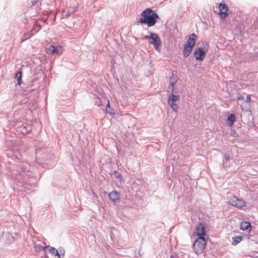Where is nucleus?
Listing matches in <instances>:
<instances>
[{"label":"nucleus","mask_w":258,"mask_h":258,"mask_svg":"<svg viewBox=\"0 0 258 258\" xmlns=\"http://www.w3.org/2000/svg\"><path fill=\"white\" fill-rule=\"evenodd\" d=\"M176 84H172L171 83H169L168 88L171 90V93H174L176 89Z\"/></svg>","instance_id":"nucleus-21"},{"label":"nucleus","mask_w":258,"mask_h":258,"mask_svg":"<svg viewBox=\"0 0 258 258\" xmlns=\"http://www.w3.org/2000/svg\"><path fill=\"white\" fill-rule=\"evenodd\" d=\"M108 109H110V103H109V100L107 102V106L106 107V111L107 112H108L110 114H114L113 112H112L111 111H108Z\"/></svg>","instance_id":"nucleus-24"},{"label":"nucleus","mask_w":258,"mask_h":258,"mask_svg":"<svg viewBox=\"0 0 258 258\" xmlns=\"http://www.w3.org/2000/svg\"><path fill=\"white\" fill-rule=\"evenodd\" d=\"M207 50L202 47L196 48L194 55L196 60H202L204 59Z\"/></svg>","instance_id":"nucleus-5"},{"label":"nucleus","mask_w":258,"mask_h":258,"mask_svg":"<svg viewBox=\"0 0 258 258\" xmlns=\"http://www.w3.org/2000/svg\"><path fill=\"white\" fill-rule=\"evenodd\" d=\"M108 197L110 200L115 202L119 200V194L116 191H113L108 194Z\"/></svg>","instance_id":"nucleus-10"},{"label":"nucleus","mask_w":258,"mask_h":258,"mask_svg":"<svg viewBox=\"0 0 258 258\" xmlns=\"http://www.w3.org/2000/svg\"><path fill=\"white\" fill-rule=\"evenodd\" d=\"M33 35V33H32V31H31V32H27V33H24V39H23L22 40V41H24V40H27L28 39H29V38H30Z\"/></svg>","instance_id":"nucleus-19"},{"label":"nucleus","mask_w":258,"mask_h":258,"mask_svg":"<svg viewBox=\"0 0 258 258\" xmlns=\"http://www.w3.org/2000/svg\"><path fill=\"white\" fill-rule=\"evenodd\" d=\"M21 78H22V72L21 71L16 73L15 75V78L17 79L18 84L20 85L21 84Z\"/></svg>","instance_id":"nucleus-16"},{"label":"nucleus","mask_w":258,"mask_h":258,"mask_svg":"<svg viewBox=\"0 0 258 258\" xmlns=\"http://www.w3.org/2000/svg\"><path fill=\"white\" fill-rule=\"evenodd\" d=\"M108 110L110 111H111L112 112H113V109L111 107H110V109H108Z\"/></svg>","instance_id":"nucleus-27"},{"label":"nucleus","mask_w":258,"mask_h":258,"mask_svg":"<svg viewBox=\"0 0 258 258\" xmlns=\"http://www.w3.org/2000/svg\"><path fill=\"white\" fill-rule=\"evenodd\" d=\"M179 100V96L174 93H170L168 96L167 102L174 112L178 109V102Z\"/></svg>","instance_id":"nucleus-3"},{"label":"nucleus","mask_w":258,"mask_h":258,"mask_svg":"<svg viewBox=\"0 0 258 258\" xmlns=\"http://www.w3.org/2000/svg\"><path fill=\"white\" fill-rule=\"evenodd\" d=\"M197 38V36L195 33L190 34L189 35L187 40L185 44L194 47L196 44Z\"/></svg>","instance_id":"nucleus-9"},{"label":"nucleus","mask_w":258,"mask_h":258,"mask_svg":"<svg viewBox=\"0 0 258 258\" xmlns=\"http://www.w3.org/2000/svg\"><path fill=\"white\" fill-rule=\"evenodd\" d=\"M230 203L232 206L238 208H242L245 206V203L244 201L239 199L235 196L230 199Z\"/></svg>","instance_id":"nucleus-6"},{"label":"nucleus","mask_w":258,"mask_h":258,"mask_svg":"<svg viewBox=\"0 0 258 258\" xmlns=\"http://www.w3.org/2000/svg\"><path fill=\"white\" fill-rule=\"evenodd\" d=\"M206 238L198 237L193 244V249L195 253L198 254L202 253L206 247Z\"/></svg>","instance_id":"nucleus-2"},{"label":"nucleus","mask_w":258,"mask_h":258,"mask_svg":"<svg viewBox=\"0 0 258 258\" xmlns=\"http://www.w3.org/2000/svg\"><path fill=\"white\" fill-rule=\"evenodd\" d=\"M250 101H251V97H250V95H248L246 96L245 101L246 102H249Z\"/></svg>","instance_id":"nucleus-25"},{"label":"nucleus","mask_w":258,"mask_h":258,"mask_svg":"<svg viewBox=\"0 0 258 258\" xmlns=\"http://www.w3.org/2000/svg\"><path fill=\"white\" fill-rule=\"evenodd\" d=\"M226 160H227V161L229 160V158H228V157H226Z\"/></svg>","instance_id":"nucleus-28"},{"label":"nucleus","mask_w":258,"mask_h":258,"mask_svg":"<svg viewBox=\"0 0 258 258\" xmlns=\"http://www.w3.org/2000/svg\"><path fill=\"white\" fill-rule=\"evenodd\" d=\"M252 226L249 222L243 221L240 223V229L243 231H250Z\"/></svg>","instance_id":"nucleus-11"},{"label":"nucleus","mask_w":258,"mask_h":258,"mask_svg":"<svg viewBox=\"0 0 258 258\" xmlns=\"http://www.w3.org/2000/svg\"><path fill=\"white\" fill-rule=\"evenodd\" d=\"M178 78L177 76H172L171 77H170L169 79V83L173 84H176V83L178 81Z\"/></svg>","instance_id":"nucleus-20"},{"label":"nucleus","mask_w":258,"mask_h":258,"mask_svg":"<svg viewBox=\"0 0 258 258\" xmlns=\"http://www.w3.org/2000/svg\"><path fill=\"white\" fill-rule=\"evenodd\" d=\"M145 38L148 39L151 44H153L155 48L158 51H160L161 42L156 34L151 33L150 35L145 36Z\"/></svg>","instance_id":"nucleus-4"},{"label":"nucleus","mask_w":258,"mask_h":258,"mask_svg":"<svg viewBox=\"0 0 258 258\" xmlns=\"http://www.w3.org/2000/svg\"><path fill=\"white\" fill-rule=\"evenodd\" d=\"M219 11L218 13V14L220 16L221 18H226L228 16V7L225 4L220 3L219 5Z\"/></svg>","instance_id":"nucleus-7"},{"label":"nucleus","mask_w":258,"mask_h":258,"mask_svg":"<svg viewBox=\"0 0 258 258\" xmlns=\"http://www.w3.org/2000/svg\"><path fill=\"white\" fill-rule=\"evenodd\" d=\"M242 236H237L232 238V244L233 245H236L239 243L242 239Z\"/></svg>","instance_id":"nucleus-15"},{"label":"nucleus","mask_w":258,"mask_h":258,"mask_svg":"<svg viewBox=\"0 0 258 258\" xmlns=\"http://www.w3.org/2000/svg\"><path fill=\"white\" fill-rule=\"evenodd\" d=\"M141 15L143 18L140 19L139 22L141 24H146L149 27L154 26L157 22V19L158 18V15L149 8L143 11Z\"/></svg>","instance_id":"nucleus-1"},{"label":"nucleus","mask_w":258,"mask_h":258,"mask_svg":"<svg viewBox=\"0 0 258 258\" xmlns=\"http://www.w3.org/2000/svg\"><path fill=\"white\" fill-rule=\"evenodd\" d=\"M196 235L198 237L206 238V233L204 224L201 223L198 224L196 229Z\"/></svg>","instance_id":"nucleus-8"},{"label":"nucleus","mask_w":258,"mask_h":258,"mask_svg":"<svg viewBox=\"0 0 258 258\" xmlns=\"http://www.w3.org/2000/svg\"><path fill=\"white\" fill-rule=\"evenodd\" d=\"M244 96H238L237 97V100H244Z\"/></svg>","instance_id":"nucleus-26"},{"label":"nucleus","mask_w":258,"mask_h":258,"mask_svg":"<svg viewBox=\"0 0 258 258\" xmlns=\"http://www.w3.org/2000/svg\"><path fill=\"white\" fill-rule=\"evenodd\" d=\"M58 250V254H59V255H58V258L63 257L64 255L65 250L63 248L60 247L59 248V249Z\"/></svg>","instance_id":"nucleus-18"},{"label":"nucleus","mask_w":258,"mask_h":258,"mask_svg":"<svg viewBox=\"0 0 258 258\" xmlns=\"http://www.w3.org/2000/svg\"><path fill=\"white\" fill-rule=\"evenodd\" d=\"M235 115L234 114H230L227 119V121L230 126H232L235 121Z\"/></svg>","instance_id":"nucleus-14"},{"label":"nucleus","mask_w":258,"mask_h":258,"mask_svg":"<svg viewBox=\"0 0 258 258\" xmlns=\"http://www.w3.org/2000/svg\"><path fill=\"white\" fill-rule=\"evenodd\" d=\"M44 248L46 249V250L48 251L49 253H50L52 255L57 256L58 255H59L58 250L53 247L47 246L44 247Z\"/></svg>","instance_id":"nucleus-13"},{"label":"nucleus","mask_w":258,"mask_h":258,"mask_svg":"<svg viewBox=\"0 0 258 258\" xmlns=\"http://www.w3.org/2000/svg\"><path fill=\"white\" fill-rule=\"evenodd\" d=\"M170 258H174L173 256V255H171L170 256Z\"/></svg>","instance_id":"nucleus-29"},{"label":"nucleus","mask_w":258,"mask_h":258,"mask_svg":"<svg viewBox=\"0 0 258 258\" xmlns=\"http://www.w3.org/2000/svg\"><path fill=\"white\" fill-rule=\"evenodd\" d=\"M193 47L184 44L183 50V55L184 57H187L192 51Z\"/></svg>","instance_id":"nucleus-12"},{"label":"nucleus","mask_w":258,"mask_h":258,"mask_svg":"<svg viewBox=\"0 0 258 258\" xmlns=\"http://www.w3.org/2000/svg\"><path fill=\"white\" fill-rule=\"evenodd\" d=\"M55 49V53L57 54H61L62 53V48L60 46H54Z\"/></svg>","instance_id":"nucleus-22"},{"label":"nucleus","mask_w":258,"mask_h":258,"mask_svg":"<svg viewBox=\"0 0 258 258\" xmlns=\"http://www.w3.org/2000/svg\"><path fill=\"white\" fill-rule=\"evenodd\" d=\"M46 52L49 54H54L55 53V49L54 46L51 45L47 48H46Z\"/></svg>","instance_id":"nucleus-17"},{"label":"nucleus","mask_w":258,"mask_h":258,"mask_svg":"<svg viewBox=\"0 0 258 258\" xmlns=\"http://www.w3.org/2000/svg\"><path fill=\"white\" fill-rule=\"evenodd\" d=\"M114 174L116 178H117L120 179L122 178V176L121 174L119 172H117V171H114Z\"/></svg>","instance_id":"nucleus-23"}]
</instances>
